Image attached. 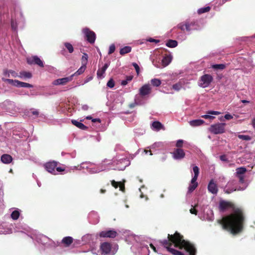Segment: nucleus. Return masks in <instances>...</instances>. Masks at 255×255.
<instances>
[{"label": "nucleus", "mask_w": 255, "mask_h": 255, "mask_svg": "<svg viewBox=\"0 0 255 255\" xmlns=\"http://www.w3.org/2000/svg\"><path fill=\"white\" fill-rule=\"evenodd\" d=\"M71 122L73 125L77 127L80 129L82 130H87L88 129V127L83 124L82 123L78 122L75 120H72Z\"/></svg>", "instance_id": "obj_21"}, {"label": "nucleus", "mask_w": 255, "mask_h": 255, "mask_svg": "<svg viewBox=\"0 0 255 255\" xmlns=\"http://www.w3.org/2000/svg\"><path fill=\"white\" fill-rule=\"evenodd\" d=\"M204 123V121L202 120H195L190 121L189 124L192 127H197L202 125Z\"/></svg>", "instance_id": "obj_23"}, {"label": "nucleus", "mask_w": 255, "mask_h": 255, "mask_svg": "<svg viewBox=\"0 0 255 255\" xmlns=\"http://www.w3.org/2000/svg\"><path fill=\"white\" fill-rule=\"evenodd\" d=\"M239 178V181L240 182L243 183L244 182V176L243 175H239L237 176Z\"/></svg>", "instance_id": "obj_54"}, {"label": "nucleus", "mask_w": 255, "mask_h": 255, "mask_svg": "<svg viewBox=\"0 0 255 255\" xmlns=\"http://www.w3.org/2000/svg\"><path fill=\"white\" fill-rule=\"evenodd\" d=\"M190 212L192 214H194L195 215H197V213H198V211L196 209H195L194 208H191L190 210Z\"/></svg>", "instance_id": "obj_51"}, {"label": "nucleus", "mask_w": 255, "mask_h": 255, "mask_svg": "<svg viewBox=\"0 0 255 255\" xmlns=\"http://www.w3.org/2000/svg\"><path fill=\"white\" fill-rule=\"evenodd\" d=\"M64 44L70 53H72L74 51V48L71 43L69 42H65Z\"/></svg>", "instance_id": "obj_33"}, {"label": "nucleus", "mask_w": 255, "mask_h": 255, "mask_svg": "<svg viewBox=\"0 0 255 255\" xmlns=\"http://www.w3.org/2000/svg\"><path fill=\"white\" fill-rule=\"evenodd\" d=\"M56 170L58 172H61V171H64V169L62 168V167H56Z\"/></svg>", "instance_id": "obj_55"}, {"label": "nucleus", "mask_w": 255, "mask_h": 255, "mask_svg": "<svg viewBox=\"0 0 255 255\" xmlns=\"http://www.w3.org/2000/svg\"><path fill=\"white\" fill-rule=\"evenodd\" d=\"M177 41L170 39L167 42L166 45L168 47L174 48L177 46Z\"/></svg>", "instance_id": "obj_28"}, {"label": "nucleus", "mask_w": 255, "mask_h": 255, "mask_svg": "<svg viewBox=\"0 0 255 255\" xmlns=\"http://www.w3.org/2000/svg\"><path fill=\"white\" fill-rule=\"evenodd\" d=\"M225 123H218L216 124L212 125L209 128V130L215 134H221L225 132Z\"/></svg>", "instance_id": "obj_5"}, {"label": "nucleus", "mask_w": 255, "mask_h": 255, "mask_svg": "<svg viewBox=\"0 0 255 255\" xmlns=\"http://www.w3.org/2000/svg\"><path fill=\"white\" fill-rule=\"evenodd\" d=\"M3 74L7 77H10L9 70L4 69L3 70Z\"/></svg>", "instance_id": "obj_50"}, {"label": "nucleus", "mask_w": 255, "mask_h": 255, "mask_svg": "<svg viewBox=\"0 0 255 255\" xmlns=\"http://www.w3.org/2000/svg\"><path fill=\"white\" fill-rule=\"evenodd\" d=\"M131 47L129 46H126L121 49L120 53L122 55H124L128 53L131 52Z\"/></svg>", "instance_id": "obj_26"}, {"label": "nucleus", "mask_w": 255, "mask_h": 255, "mask_svg": "<svg viewBox=\"0 0 255 255\" xmlns=\"http://www.w3.org/2000/svg\"><path fill=\"white\" fill-rule=\"evenodd\" d=\"M107 86L110 88H113L115 86V81L114 80L110 79L107 82Z\"/></svg>", "instance_id": "obj_41"}, {"label": "nucleus", "mask_w": 255, "mask_h": 255, "mask_svg": "<svg viewBox=\"0 0 255 255\" xmlns=\"http://www.w3.org/2000/svg\"><path fill=\"white\" fill-rule=\"evenodd\" d=\"M72 79H73V78H72L71 76L70 77L58 79L54 81L53 84L55 85H65L68 82L72 80Z\"/></svg>", "instance_id": "obj_14"}, {"label": "nucleus", "mask_w": 255, "mask_h": 255, "mask_svg": "<svg viewBox=\"0 0 255 255\" xmlns=\"http://www.w3.org/2000/svg\"><path fill=\"white\" fill-rule=\"evenodd\" d=\"M132 65L134 67V68H135L137 74L138 75V74L139 73V71H140V69H139V66L136 63H132Z\"/></svg>", "instance_id": "obj_46"}, {"label": "nucleus", "mask_w": 255, "mask_h": 255, "mask_svg": "<svg viewBox=\"0 0 255 255\" xmlns=\"http://www.w3.org/2000/svg\"><path fill=\"white\" fill-rule=\"evenodd\" d=\"M225 65L223 64H214L212 66V68L216 70H223L225 69Z\"/></svg>", "instance_id": "obj_34"}, {"label": "nucleus", "mask_w": 255, "mask_h": 255, "mask_svg": "<svg viewBox=\"0 0 255 255\" xmlns=\"http://www.w3.org/2000/svg\"><path fill=\"white\" fill-rule=\"evenodd\" d=\"M196 181L197 180H195L194 182H193L192 179H191V184L188 187V192H192L197 188L198 186V183L196 182Z\"/></svg>", "instance_id": "obj_25"}, {"label": "nucleus", "mask_w": 255, "mask_h": 255, "mask_svg": "<svg viewBox=\"0 0 255 255\" xmlns=\"http://www.w3.org/2000/svg\"><path fill=\"white\" fill-rule=\"evenodd\" d=\"M151 127L153 129L159 131L160 129H165L163 125L158 121L153 122L152 124Z\"/></svg>", "instance_id": "obj_17"}, {"label": "nucleus", "mask_w": 255, "mask_h": 255, "mask_svg": "<svg viewBox=\"0 0 255 255\" xmlns=\"http://www.w3.org/2000/svg\"><path fill=\"white\" fill-rule=\"evenodd\" d=\"M177 27L182 31H184L186 30L187 31L189 32L192 30H197L198 29L197 24L194 21L191 22L185 21L181 22L177 25Z\"/></svg>", "instance_id": "obj_3"}, {"label": "nucleus", "mask_w": 255, "mask_h": 255, "mask_svg": "<svg viewBox=\"0 0 255 255\" xmlns=\"http://www.w3.org/2000/svg\"><path fill=\"white\" fill-rule=\"evenodd\" d=\"M27 62L30 65L35 64L40 67H44L43 61L37 56H33L27 58Z\"/></svg>", "instance_id": "obj_8"}, {"label": "nucleus", "mask_w": 255, "mask_h": 255, "mask_svg": "<svg viewBox=\"0 0 255 255\" xmlns=\"http://www.w3.org/2000/svg\"><path fill=\"white\" fill-rule=\"evenodd\" d=\"M57 162L54 161H50L44 164L46 170L52 174H55V168L57 167Z\"/></svg>", "instance_id": "obj_12"}, {"label": "nucleus", "mask_w": 255, "mask_h": 255, "mask_svg": "<svg viewBox=\"0 0 255 255\" xmlns=\"http://www.w3.org/2000/svg\"><path fill=\"white\" fill-rule=\"evenodd\" d=\"M209 191L213 194H216L218 191L217 184L214 182L213 180H211L208 186Z\"/></svg>", "instance_id": "obj_15"}, {"label": "nucleus", "mask_w": 255, "mask_h": 255, "mask_svg": "<svg viewBox=\"0 0 255 255\" xmlns=\"http://www.w3.org/2000/svg\"><path fill=\"white\" fill-rule=\"evenodd\" d=\"M213 81V77L210 74H206L200 77L198 85L202 88L208 87Z\"/></svg>", "instance_id": "obj_4"}, {"label": "nucleus", "mask_w": 255, "mask_h": 255, "mask_svg": "<svg viewBox=\"0 0 255 255\" xmlns=\"http://www.w3.org/2000/svg\"><path fill=\"white\" fill-rule=\"evenodd\" d=\"M2 80L3 82H7L10 84H12L14 86V83H15L16 80H12L10 79H5L4 78H2Z\"/></svg>", "instance_id": "obj_40"}, {"label": "nucleus", "mask_w": 255, "mask_h": 255, "mask_svg": "<svg viewBox=\"0 0 255 255\" xmlns=\"http://www.w3.org/2000/svg\"><path fill=\"white\" fill-rule=\"evenodd\" d=\"M241 102L243 103H249L250 102L249 101L246 100H243L241 101Z\"/></svg>", "instance_id": "obj_61"}, {"label": "nucleus", "mask_w": 255, "mask_h": 255, "mask_svg": "<svg viewBox=\"0 0 255 255\" xmlns=\"http://www.w3.org/2000/svg\"><path fill=\"white\" fill-rule=\"evenodd\" d=\"M193 171L194 173V176L192 178L193 182H194L195 180H197L199 174V167L195 165H193Z\"/></svg>", "instance_id": "obj_22"}, {"label": "nucleus", "mask_w": 255, "mask_h": 255, "mask_svg": "<svg viewBox=\"0 0 255 255\" xmlns=\"http://www.w3.org/2000/svg\"><path fill=\"white\" fill-rule=\"evenodd\" d=\"M151 93V88L149 84H145L139 89V94L142 97H145Z\"/></svg>", "instance_id": "obj_9"}, {"label": "nucleus", "mask_w": 255, "mask_h": 255, "mask_svg": "<svg viewBox=\"0 0 255 255\" xmlns=\"http://www.w3.org/2000/svg\"><path fill=\"white\" fill-rule=\"evenodd\" d=\"M14 86L17 87L32 88L33 85L29 83L23 82L16 80Z\"/></svg>", "instance_id": "obj_20"}, {"label": "nucleus", "mask_w": 255, "mask_h": 255, "mask_svg": "<svg viewBox=\"0 0 255 255\" xmlns=\"http://www.w3.org/2000/svg\"><path fill=\"white\" fill-rule=\"evenodd\" d=\"M12 160V157L8 154H4L1 156V161L4 164H9Z\"/></svg>", "instance_id": "obj_19"}, {"label": "nucleus", "mask_w": 255, "mask_h": 255, "mask_svg": "<svg viewBox=\"0 0 255 255\" xmlns=\"http://www.w3.org/2000/svg\"><path fill=\"white\" fill-rule=\"evenodd\" d=\"M211 7L210 6H206L205 7H202L198 10V13L199 14H202L206 12H208L210 11Z\"/></svg>", "instance_id": "obj_36"}, {"label": "nucleus", "mask_w": 255, "mask_h": 255, "mask_svg": "<svg viewBox=\"0 0 255 255\" xmlns=\"http://www.w3.org/2000/svg\"><path fill=\"white\" fill-rule=\"evenodd\" d=\"M118 235V233L114 230H106L101 232L99 236L101 238H114Z\"/></svg>", "instance_id": "obj_10"}, {"label": "nucleus", "mask_w": 255, "mask_h": 255, "mask_svg": "<svg viewBox=\"0 0 255 255\" xmlns=\"http://www.w3.org/2000/svg\"><path fill=\"white\" fill-rule=\"evenodd\" d=\"M150 248L153 250V251L155 253L157 252V251H156V248L154 247V246L152 244H150Z\"/></svg>", "instance_id": "obj_58"}, {"label": "nucleus", "mask_w": 255, "mask_h": 255, "mask_svg": "<svg viewBox=\"0 0 255 255\" xmlns=\"http://www.w3.org/2000/svg\"><path fill=\"white\" fill-rule=\"evenodd\" d=\"M207 114L210 115H219L221 113L218 111H209L207 112Z\"/></svg>", "instance_id": "obj_49"}, {"label": "nucleus", "mask_w": 255, "mask_h": 255, "mask_svg": "<svg viewBox=\"0 0 255 255\" xmlns=\"http://www.w3.org/2000/svg\"><path fill=\"white\" fill-rule=\"evenodd\" d=\"M238 137L243 140H250L252 139V137L248 135L239 134Z\"/></svg>", "instance_id": "obj_37"}, {"label": "nucleus", "mask_w": 255, "mask_h": 255, "mask_svg": "<svg viewBox=\"0 0 255 255\" xmlns=\"http://www.w3.org/2000/svg\"><path fill=\"white\" fill-rule=\"evenodd\" d=\"M220 159L221 160L223 161H225V162H229V160L227 158V156L226 155H222L220 156Z\"/></svg>", "instance_id": "obj_48"}, {"label": "nucleus", "mask_w": 255, "mask_h": 255, "mask_svg": "<svg viewBox=\"0 0 255 255\" xmlns=\"http://www.w3.org/2000/svg\"><path fill=\"white\" fill-rule=\"evenodd\" d=\"M201 117L205 119H209L211 120H212L215 119V117L208 115H202Z\"/></svg>", "instance_id": "obj_47"}, {"label": "nucleus", "mask_w": 255, "mask_h": 255, "mask_svg": "<svg viewBox=\"0 0 255 255\" xmlns=\"http://www.w3.org/2000/svg\"><path fill=\"white\" fill-rule=\"evenodd\" d=\"M106 192V190L105 189H101L100 190V192L102 194L105 193Z\"/></svg>", "instance_id": "obj_60"}, {"label": "nucleus", "mask_w": 255, "mask_h": 255, "mask_svg": "<svg viewBox=\"0 0 255 255\" xmlns=\"http://www.w3.org/2000/svg\"><path fill=\"white\" fill-rule=\"evenodd\" d=\"M133 78V76H127L126 77V80H123L121 82V85L122 86H126V85L128 84V82H130L132 80Z\"/></svg>", "instance_id": "obj_35"}, {"label": "nucleus", "mask_w": 255, "mask_h": 255, "mask_svg": "<svg viewBox=\"0 0 255 255\" xmlns=\"http://www.w3.org/2000/svg\"><path fill=\"white\" fill-rule=\"evenodd\" d=\"M171 59L170 56H164L161 60V63L163 67H166L171 62Z\"/></svg>", "instance_id": "obj_24"}, {"label": "nucleus", "mask_w": 255, "mask_h": 255, "mask_svg": "<svg viewBox=\"0 0 255 255\" xmlns=\"http://www.w3.org/2000/svg\"><path fill=\"white\" fill-rule=\"evenodd\" d=\"M19 77L20 78H31L32 77V74L29 72L21 71L19 73Z\"/></svg>", "instance_id": "obj_29"}, {"label": "nucleus", "mask_w": 255, "mask_h": 255, "mask_svg": "<svg viewBox=\"0 0 255 255\" xmlns=\"http://www.w3.org/2000/svg\"><path fill=\"white\" fill-rule=\"evenodd\" d=\"M87 108H88V107H87V106H84L82 107L83 109V110H87Z\"/></svg>", "instance_id": "obj_63"}, {"label": "nucleus", "mask_w": 255, "mask_h": 255, "mask_svg": "<svg viewBox=\"0 0 255 255\" xmlns=\"http://www.w3.org/2000/svg\"><path fill=\"white\" fill-rule=\"evenodd\" d=\"M86 66L85 64H83L82 66L73 74L71 75L73 78L74 76H77L82 74L85 70Z\"/></svg>", "instance_id": "obj_27"}, {"label": "nucleus", "mask_w": 255, "mask_h": 255, "mask_svg": "<svg viewBox=\"0 0 255 255\" xmlns=\"http://www.w3.org/2000/svg\"><path fill=\"white\" fill-rule=\"evenodd\" d=\"M31 113H32L33 115H34L35 116H38V115H39V112L37 110L33 111Z\"/></svg>", "instance_id": "obj_57"}, {"label": "nucleus", "mask_w": 255, "mask_h": 255, "mask_svg": "<svg viewBox=\"0 0 255 255\" xmlns=\"http://www.w3.org/2000/svg\"><path fill=\"white\" fill-rule=\"evenodd\" d=\"M230 208L232 209V212L223 217L222 219L218 220L217 222L222 226L223 229L236 235L242 233L244 230L245 214L242 208L236 207L232 202L225 200L220 201V211L224 212Z\"/></svg>", "instance_id": "obj_1"}, {"label": "nucleus", "mask_w": 255, "mask_h": 255, "mask_svg": "<svg viewBox=\"0 0 255 255\" xmlns=\"http://www.w3.org/2000/svg\"><path fill=\"white\" fill-rule=\"evenodd\" d=\"M73 242V239L71 237H65L63 238L61 243L63 244L65 247H69Z\"/></svg>", "instance_id": "obj_16"}, {"label": "nucleus", "mask_w": 255, "mask_h": 255, "mask_svg": "<svg viewBox=\"0 0 255 255\" xmlns=\"http://www.w3.org/2000/svg\"><path fill=\"white\" fill-rule=\"evenodd\" d=\"M19 215V212L17 210H14L11 213L10 216L13 220H16L18 219Z\"/></svg>", "instance_id": "obj_32"}, {"label": "nucleus", "mask_w": 255, "mask_h": 255, "mask_svg": "<svg viewBox=\"0 0 255 255\" xmlns=\"http://www.w3.org/2000/svg\"><path fill=\"white\" fill-rule=\"evenodd\" d=\"M150 82L151 85L154 87H158L161 84V81L159 79L156 78L151 79Z\"/></svg>", "instance_id": "obj_30"}, {"label": "nucleus", "mask_w": 255, "mask_h": 255, "mask_svg": "<svg viewBox=\"0 0 255 255\" xmlns=\"http://www.w3.org/2000/svg\"><path fill=\"white\" fill-rule=\"evenodd\" d=\"M145 153H148V152H150V154H150V155H152V153H151V150H145Z\"/></svg>", "instance_id": "obj_62"}, {"label": "nucleus", "mask_w": 255, "mask_h": 255, "mask_svg": "<svg viewBox=\"0 0 255 255\" xmlns=\"http://www.w3.org/2000/svg\"><path fill=\"white\" fill-rule=\"evenodd\" d=\"M147 41L150 42H155L156 43H158L159 42V40L155 39L152 38H150L147 40Z\"/></svg>", "instance_id": "obj_52"}, {"label": "nucleus", "mask_w": 255, "mask_h": 255, "mask_svg": "<svg viewBox=\"0 0 255 255\" xmlns=\"http://www.w3.org/2000/svg\"><path fill=\"white\" fill-rule=\"evenodd\" d=\"M224 117L226 120H231L233 118V117L231 115L229 114H226Z\"/></svg>", "instance_id": "obj_53"}, {"label": "nucleus", "mask_w": 255, "mask_h": 255, "mask_svg": "<svg viewBox=\"0 0 255 255\" xmlns=\"http://www.w3.org/2000/svg\"><path fill=\"white\" fill-rule=\"evenodd\" d=\"M82 31L84 34L87 40L89 43H94L95 42L96 39V34L94 31L87 27L83 28Z\"/></svg>", "instance_id": "obj_6"}, {"label": "nucleus", "mask_w": 255, "mask_h": 255, "mask_svg": "<svg viewBox=\"0 0 255 255\" xmlns=\"http://www.w3.org/2000/svg\"><path fill=\"white\" fill-rule=\"evenodd\" d=\"M183 140L182 139H179L177 141L176 146L177 148H181L183 146Z\"/></svg>", "instance_id": "obj_43"}, {"label": "nucleus", "mask_w": 255, "mask_h": 255, "mask_svg": "<svg viewBox=\"0 0 255 255\" xmlns=\"http://www.w3.org/2000/svg\"><path fill=\"white\" fill-rule=\"evenodd\" d=\"M11 28L14 30H15L17 28V23L16 21L13 19H12L11 21Z\"/></svg>", "instance_id": "obj_44"}, {"label": "nucleus", "mask_w": 255, "mask_h": 255, "mask_svg": "<svg viewBox=\"0 0 255 255\" xmlns=\"http://www.w3.org/2000/svg\"><path fill=\"white\" fill-rule=\"evenodd\" d=\"M173 157L176 160H181L184 158L185 153L181 148H175L172 153Z\"/></svg>", "instance_id": "obj_11"}, {"label": "nucleus", "mask_w": 255, "mask_h": 255, "mask_svg": "<svg viewBox=\"0 0 255 255\" xmlns=\"http://www.w3.org/2000/svg\"><path fill=\"white\" fill-rule=\"evenodd\" d=\"M159 243L173 255H184V254L172 247L179 250L184 249L189 253V255L196 254V251L194 246L184 240L183 236L177 231L173 235L168 234L167 239L160 241Z\"/></svg>", "instance_id": "obj_2"}, {"label": "nucleus", "mask_w": 255, "mask_h": 255, "mask_svg": "<svg viewBox=\"0 0 255 255\" xmlns=\"http://www.w3.org/2000/svg\"><path fill=\"white\" fill-rule=\"evenodd\" d=\"M88 56L86 53H84L82 57V62L83 64L86 65L88 61Z\"/></svg>", "instance_id": "obj_39"}, {"label": "nucleus", "mask_w": 255, "mask_h": 255, "mask_svg": "<svg viewBox=\"0 0 255 255\" xmlns=\"http://www.w3.org/2000/svg\"><path fill=\"white\" fill-rule=\"evenodd\" d=\"M92 122L93 123L98 122L99 123H101V120L99 118L98 119H92Z\"/></svg>", "instance_id": "obj_56"}, {"label": "nucleus", "mask_w": 255, "mask_h": 255, "mask_svg": "<svg viewBox=\"0 0 255 255\" xmlns=\"http://www.w3.org/2000/svg\"><path fill=\"white\" fill-rule=\"evenodd\" d=\"M115 49H116L115 45L114 44H111L109 47L108 54L109 55L112 54L114 52V51H115Z\"/></svg>", "instance_id": "obj_42"}, {"label": "nucleus", "mask_w": 255, "mask_h": 255, "mask_svg": "<svg viewBox=\"0 0 255 255\" xmlns=\"http://www.w3.org/2000/svg\"><path fill=\"white\" fill-rule=\"evenodd\" d=\"M9 74L10 75H11V77L15 78L19 76V75H18V73L15 72L13 70H9Z\"/></svg>", "instance_id": "obj_45"}, {"label": "nucleus", "mask_w": 255, "mask_h": 255, "mask_svg": "<svg viewBox=\"0 0 255 255\" xmlns=\"http://www.w3.org/2000/svg\"><path fill=\"white\" fill-rule=\"evenodd\" d=\"M252 126L255 129V118L253 119L252 120Z\"/></svg>", "instance_id": "obj_59"}, {"label": "nucleus", "mask_w": 255, "mask_h": 255, "mask_svg": "<svg viewBox=\"0 0 255 255\" xmlns=\"http://www.w3.org/2000/svg\"><path fill=\"white\" fill-rule=\"evenodd\" d=\"M182 88V85L180 83H176L172 86V89L176 91H179Z\"/></svg>", "instance_id": "obj_38"}, {"label": "nucleus", "mask_w": 255, "mask_h": 255, "mask_svg": "<svg viewBox=\"0 0 255 255\" xmlns=\"http://www.w3.org/2000/svg\"><path fill=\"white\" fill-rule=\"evenodd\" d=\"M86 119L87 120H91L92 119V117L91 116H88L86 117Z\"/></svg>", "instance_id": "obj_64"}, {"label": "nucleus", "mask_w": 255, "mask_h": 255, "mask_svg": "<svg viewBox=\"0 0 255 255\" xmlns=\"http://www.w3.org/2000/svg\"><path fill=\"white\" fill-rule=\"evenodd\" d=\"M112 250V245L108 242H104L101 244L100 250L101 255H108L110 254Z\"/></svg>", "instance_id": "obj_7"}, {"label": "nucleus", "mask_w": 255, "mask_h": 255, "mask_svg": "<svg viewBox=\"0 0 255 255\" xmlns=\"http://www.w3.org/2000/svg\"><path fill=\"white\" fill-rule=\"evenodd\" d=\"M109 65V64L106 63L101 69H98L97 73L98 77L100 78H102L104 77L103 75L105 73L107 69L108 68Z\"/></svg>", "instance_id": "obj_18"}, {"label": "nucleus", "mask_w": 255, "mask_h": 255, "mask_svg": "<svg viewBox=\"0 0 255 255\" xmlns=\"http://www.w3.org/2000/svg\"><path fill=\"white\" fill-rule=\"evenodd\" d=\"M126 180L123 179L122 181L117 182L114 180L111 181V185L115 188L117 189L118 187L120 188V190L123 192H125V184Z\"/></svg>", "instance_id": "obj_13"}, {"label": "nucleus", "mask_w": 255, "mask_h": 255, "mask_svg": "<svg viewBox=\"0 0 255 255\" xmlns=\"http://www.w3.org/2000/svg\"><path fill=\"white\" fill-rule=\"evenodd\" d=\"M247 171V169L245 167H240L236 169L237 176L243 175Z\"/></svg>", "instance_id": "obj_31"}]
</instances>
